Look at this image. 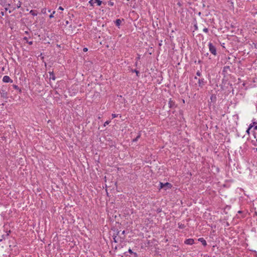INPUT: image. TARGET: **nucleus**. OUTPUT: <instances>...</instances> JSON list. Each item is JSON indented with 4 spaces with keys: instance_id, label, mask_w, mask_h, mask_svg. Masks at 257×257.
Returning <instances> with one entry per match:
<instances>
[{
    "instance_id": "obj_1",
    "label": "nucleus",
    "mask_w": 257,
    "mask_h": 257,
    "mask_svg": "<svg viewBox=\"0 0 257 257\" xmlns=\"http://www.w3.org/2000/svg\"><path fill=\"white\" fill-rule=\"evenodd\" d=\"M208 48L210 52V53L213 54L214 56H216L217 55L216 48L215 46L213 45L211 43H209L208 44Z\"/></svg>"
},
{
    "instance_id": "obj_2",
    "label": "nucleus",
    "mask_w": 257,
    "mask_h": 257,
    "mask_svg": "<svg viewBox=\"0 0 257 257\" xmlns=\"http://www.w3.org/2000/svg\"><path fill=\"white\" fill-rule=\"evenodd\" d=\"M159 187L160 189H163L164 188L165 190H166L167 189H170L172 187V185L168 182H166L165 183H163L162 182H160L159 183Z\"/></svg>"
},
{
    "instance_id": "obj_3",
    "label": "nucleus",
    "mask_w": 257,
    "mask_h": 257,
    "mask_svg": "<svg viewBox=\"0 0 257 257\" xmlns=\"http://www.w3.org/2000/svg\"><path fill=\"white\" fill-rule=\"evenodd\" d=\"M113 241L114 242H117L118 241V239H119V241L120 242H122L124 239H125V236H119V237H117L116 236V235H115V234H114L113 236Z\"/></svg>"
},
{
    "instance_id": "obj_4",
    "label": "nucleus",
    "mask_w": 257,
    "mask_h": 257,
    "mask_svg": "<svg viewBox=\"0 0 257 257\" xmlns=\"http://www.w3.org/2000/svg\"><path fill=\"white\" fill-rule=\"evenodd\" d=\"M89 3L92 6H94L95 4H96L97 6H100L102 4V1L100 0H90Z\"/></svg>"
},
{
    "instance_id": "obj_5",
    "label": "nucleus",
    "mask_w": 257,
    "mask_h": 257,
    "mask_svg": "<svg viewBox=\"0 0 257 257\" xmlns=\"http://www.w3.org/2000/svg\"><path fill=\"white\" fill-rule=\"evenodd\" d=\"M3 81L5 83L13 82V80L10 78L9 76L6 75L3 77Z\"/></svg>"
},
{
    "instance_id": "obj_6",
    "label": "nucleus",
    "mask_w": 257,
    "mask_h": 257,
    "mask_svg": "<svg viewBox=\"0 0 257 257\" xmlns=\"http://www.w3.org/2000/svg\"><path fill=\"white\" fill-rule=\"evenodd\" d=\"M206 82L205 81L204 78L199 79H198V84L199 86L201 88H202L203 86L205 84Z\"/></svg>"
},
{
    "instance_id": "obj_7",
    "label": "nucleus",
    "mask_w": 257,
    "mask_h": 257,
    "mask_svg": "<svg viewBox=\"0 0 257 257\" xmlns=\"http://www.w3.org/2000/svg\"><path fill=\"white\" fill-rule=\"evenodd\" d=\"M184 243L186 244L192 245L194 243V240L192 238H188L185 240Z\"/></svg>"
},
{
    "instance_id": "obj_8",
    "label": "nucleus",
    "mask_w": 257,
    "mask_h": 257,
    "mask_svg": "<svg viewBox=\"0 0 257 257\" xmlns=\"http://www.w3.org/2000/svg\"><path fill=\"white\" fill-rule=\"evenodd\" d=\"M0 94H1L2 97L4 98L8 97V93L4 89H2L0 90Z\"/></svg>"
},
{
    "instance_id": "obj_9",
    "label": "nucleus",
    "mask_w": 257,
    "mask_h": 257,
    "mask_svg": "<svg viewBox=\"0 0 257 257\" xmlns=\"http://www.w3.org/2000/svg\"><path fill=\"white\" fill-rule=\"evenodd\" d=\"M210 102L209 101V103L210 104L211 102H215L216 101V96L215 94H212L210 97Z\"/></svg>"
},
{
    "instance_id": "obj_10",
    "label": "nucleus",
    "mask_w": 257,
    "mask_h": 257,
    "mask_svg": "<svg viewBox=\"0 0 257 257\" xmlns=\"http://www.w3.org/2000/svg\"><path fill=\"white\" fill-rule=\"evenodd\" d=\"M168 104L170 108H173L175 107V103L171 99H170Z\"/></svg>"
},
{
    "instance_id": "obj_11",
    "label": "nucleus",
    "mask_w": 257,
    "mask_h": 257,
    "mask_svg": "<svg viewBox=\"0 0 257 257\" xmlns=\"http://www.w3.org/2000/svg\"><path fill=\"white\" fill-rule=\"evenodd\" d=\"M198 240L199 241H200V242H201L202 244L204 246H206L207 245V242L206 241V240L203 238V237H201V238H199Z\"/></svg>"
},
{
    "instance_id": "obj_12",
    "label": "nucleus",
    "mask_w": 257,
    "mask_h": 257,
    "mask_svg": "<svg viewBox=\"0 0 257 257\" xmlns=\"http://www.w3.org/2000/svg\"><path fill=\"white\" fill-rule=\"evenodd\" d=\"M49 74H50V79H52L53 80H55L56 79V77H55V74L53 71L50 72Z\"/></svg>"
},
{
    "instance_id": "obj_13",
    "label": "nucleus",
    "mask_w": 257,
    "mask_h": 257,
    "mask_svg": "<svg viewBox=\"0 0 257 257\" xmlns=\"http://www.w3.org/2000/svg\"><path fill=\"white\" fill-rule=\"evenodd\" d=\"M121 21L120 19H116L115 21V24L116 26L119 27L121 24Z\"/></svg>"
},
{
    "instance_id": "obj_14",
    "label": "nucleus",
    "mask_w": 257,
    "mask_h": 257,
    "mask_svg": "<svg viewBox=\"0 0 257 257\" xmlns=\"http://www.w3.org/2000/svg\"><path fill=\"white\" fill-rule=\"evenodd\" d=\"M255 122H252V123H251L248 128L246 130V133L248 134V135L249 134V130H250L251 128H252L253 126H254V124L255 123Z\"/></svg>"
},
{
    "instance_id": "obj_15",
    "label": "nucleus",
    "mask_w": 257,
    "mask_h": 257,
    "mask_svg": "<svg viewBox=\"0 0 257 257\" xmlns=\"http://www.w3.org/2000/svg\"><path fill=\"white\" fill-rule=\"evenodd\" d=\"M141 134L140 133H139L138 134V136L136 137V138L133 140V142H137L139 140V139L141 138Z\"/></svg>"
},
{
    "instance_id": "obj_16",
    "label": "nucleus",
    "mask_w": 257,
    "mask_h": 257,
    "mask_svg": "<svg viewBox=\"0 0 257 257\" xmlns=\"http://www.w3.org/2000/svg\"><path fill=\"white\" fill-rule=\"evenodd\" d=\"M30 14L33 16H36L38 15V13L36 10H31L30 12Z\"/></svg>"
},
{
    "instance_id": "obj_17",
    "label": "nucleus",
    "mask_w": 257,
    "mask_h": 257,
    "mask_svg": "<svg viewBox=\"0 0 257 257\" xmlns=\"http://www.w3.org/2000/svg\"><path fill=\"white\" fill-rule=\"evenodd\" d=\"M178 227L180 229H184L186 227L185 224L181 223H178Z\"/></svg>"
},
{
    "instance_id": "obj_18",
    "label": "nucleus",
    "mask_w": 257,
    "mask_h": 257,
    "mask_svg": "<svg viewBox=\"0 0 257 257\" xmlns=\"http://www.w3.org/2000/svg\"><path fill=\"white\" fill-rule=\"evenodd\" d=\"M13 87L14 89H16V90H19V92L20 93H21L22 92V90L21 89L19 88V87H18V85H13Z\"/></svg>"
},
{
    "instance_id": "obj_19",
    "label": "nucleus",
    "mask_w": 257,
    "mask_h": 257,
    "mask_svg": "<svg viewBox=\"0 0 257 257\" xmlns=\"http://www.w3.org/2000/svg\"><path fill=\"white\" fill-rule=\"evenodd\" d=\"M23 39L26 41V43L29 44V45H32L33 44V41H29L28 40V38L26 37H25Z\"/></svg>"
},
{
    "instance_id": "obj_20",
    "label": "nucleus",
    "mask_w": 257,
    "mask_h": 257,
    "mask_svg": "<svg viewBox=\"0 0 257 257\" xmlns=\"http://www.w3.org/2000/svg\"><path fill=\"white\" fill-rule=\"evenodd\" d=\"M0 4L3 6H10V4H7L6 2L5 1H2V2H0Z\"/></svg>"
},
{
    "instance_id": "obj_21",
    "label": "nucleus",
    "mask_w": 257,
    "mask_h": 257,
    "mask_svg": "<svg viewBox=\"0 0 257 257\" xmlns=\"http://www.w3.org/2000/svg\"><path fill=\"white\" fill-rule=\"evenodd\" d=\"M55 14V11H54L51 14V15L49 16V18L52 19L54 17V15Z\"/></svg>"
},
{
    "instance_id": "obj_22",
    "label": "nucleus",
    "mask_w": 257,
    "mask_h": 257,
    "mask_svg": "<svg viewBox=\"0 0 257 257\" xmlns=\"http://www.w3.org/2000/svg\"><path fill=\"white\" fill-rule=\"evenodd\" d=\"M128 252H129L130 253H131V254H135V255H137V253H136V252H134L132 251V250L131 249H130V248L128 249Z\"/></svg>"
},
{
    "instance_id": "obj_23",
    "label": "nucleus",
    "mask_w": 257,
    "mask_h": 257,
    "mask_svg": "<svg viewBox=\"0 0 257 257\" xmlns=\"http://www.w3.org/2000/svg\"><path fill=\"white\" fill-rule=\"evenodd\" d=\"M110 120H107L104 123V126H106L107 125H108L110 123Z\"/></svg>"
},
{
    "instance_id": "obj_24",
    "label": "nucleus",
    "mask_w": 257,
    "mask_h": 257,
    "mask_svg": "<svg viewBox=\"0 0 257 257\" xmlns=\"http://www.w3.org/2000/svg\"><path fill=\"white\" fill-rule=\"evenodd\" d=\"M203 31L206 33H207L208 32V29L207 28H205L203 29Z\"/></svg>"
},
{
    "instance_id": "obj_25",
    "label": "nucleus",
    "mask_w": 257,
    "mask_h": 257,
    "mask_svg": "<svg viewBox=\"0 0 257 257\" xmlns=\"http://www.w3.org/2000/svg\"><path fill=\"white\" fill-rule=\"evenodd\" d=\"M132 71L133 72H135L136 73L137 76H138V74L140 73L139 71L138 70H136V69L133 70Z\"/></svg>"
},
{
    "instance_id": "obj_26",
    "label": "nucleus",
    "mask_w": 257,
    "mask_h": 257,
    "mask_svg": "<svg viewBox=\"0 0 257 257\" xmlns=\"http://www.w3.org/2000/svg\"><path fill=\"white\" fill-rule=\"evenodd\" d=\"M196 75L198 76H200L201 75V72L199 70L197 71L196 72Z\"/></svg>"
},
{
    "instance_id": "obj_27",
    "label": "nucleus",
    "mask_w": 257,
    "mask_h": 257,
    "mask_svg": "<svg viewBox=\"0 0 257 257\" xmlns=\"http://www.w3.org/2000/svg\"><path fill=\"white\" fill-rule=\"evenodd\" d=\"M118 114H114V113H112L111 116H112V118H115L116 117H117Z\"/></svg>"
},
{
    "instance_id": "obj_28",
    "label": "nucleus",
    "mask_w": 257,
    "mask_h": 257,
    "mask_svg": "<svg viewBox=\"0 0 257 257\" xmlns=\"http://www.w3.org/2000/svg\"><path fill=\"white\" fill-rule=\"evenodd\" d=\"M21 2L19 1L17 7V8H20L21 7Z\"/></svg>"
},
{
    "instance_id": "obj_29",
    "label": "nucleus",
    "mask_w": 257,
    "mask_h": 257,
    "mask_svg": "<svg viewBox=\"0 0 257 257\" xmlns=\"http://www.w3.org/2000/svg\"><path fill=\"white\" fill-rule=\"evenodd\" d=\"M255 123L254 124V130H257V122H255Z\"/></svg>"
},
{
    "instance_id": "obj_30",
    "label": "nucleus",
    "mask_w": 257,
    "mask_h": 257,
    "mask_svg": "<svg viewBox=\"0 0 257 257\" xmlns=\"http://www.w3.org/2000/svg\"><path fill=\"white\" fill-rule=\"evenodd\" d=\"M108 5L110 6H113L114 5V3L111 2H109Z\"/></svg>"
},
{
    "instance_id": "obj_31",
    "label": "nucleus",
    "mask_w": 257,
    "mask_h": 257,
    "mask_svg": "<svg viewBox=\"0 0 257 257\" xmlns=\"http://www.w3.org/2000/svg\"><path fill=\"white\" fill-rule=\"evenodd\" d=\"M42 13L44 14H46V9H43L42 10Z\"/></svg>"
},
{
    "instance_id": "obj_32",
    "label": "nucleus",
    "mask_w": 257,
    "mask_h": 257,
    "mask_svg": "<svg viewBox=\"0 0 257 257\" xmlns=\"http://www.w3.org/2000/svg\"><path fill=\"white\" fill-rule=\"evenodd\" d=\"M9 233H7L6 234H4V235H2V237H3V238L4 239H5V236H6V237H7V236L9 235Z\"/></svg>"
},
{
    "instance_id": "obj_33",
    "label": "nucleus",
    "mask_w": 257,
    "mask_h": 257,
    "mask_svg": "<svg viewBox=\"0 0 257 257\" xmlns=\"http://www.w3.org/2000/svg\"><path fill=\"white\" fill-rule=\"evenodd\" d=\"M194 27L195 30H197L198 29V27H197V24H196L194 25Z\"/></svg>"
},
{
    "instance_id": "obj_34",
    "label": "nucleus",
    "mask_w": 257,
    "mask_h": 257,
    "mask_svg": "<svg viewBox=\"0 0 257 257\" xmlns=\"http://www.w3.org/2000/svg\"><path fill=\"white\" fill-rule=\"evenodd\" d=\"M88 51V49L87 48H84L83 49V51L85 52H87Z\"/></svg>"
},
{
    "instance_id": "obj_35",
    "label": "nucleus",
    "mask_w": 257,
    "mask_h": 257,
    "mask_svg": "<svg viewBox=\"0 0 257 257\" xmlns=\"http://www.w3.org/2000/svg\"><path fill=\"white\" fill-rule=\"evenodd\" d=\"M58 10L63 11L64 10V9L62 7H59L58 8Z\"/></svg>"
},
{
    "instance_id": "obj_36",
    "label": "nucleus",
    "mask_w": 257,
    "mask_h": 257,
    "mask_svg": "<svg viewBox=\"0 0 257 257\" xmlns=\"http://www.w3.org/2000/svg\"><path fill=\"white\" fill-rule=\"evenodd\" d=\"M0 15L2 16H4L5 14H4V12H1V13H0Z\"/></svg>"
},
{
    "instance_id": "obj_37",
    "label": "nucleus",
    "mask_w": 257,
    "mask_h": 257,
    "mask_svg": "<svg viewBox=\"0 0 257 257\" xmlns=\"http://www.w3.org/2000/svg\"><path fill=\"white\" fill-rule=\"evenodd\" d=\"M119 232H120L119 231H117L116 234H115V235H116V236H117V235H118V234H119Z\"/></svg>"
},
{
    "instance_id": "obj_38",
    "label": "nucleus",
    "mask_w": 257,
    "mask_h": 257,
    "mask_svg": "<svg viewBox=\"0 0 257 257\" xmlns=\"http://www.w3.org/2000/svg\"><path fill=\"white\" fill-rule=\"evenodd\" d=\"M125 233V230L122 231L121 234L124 235Z\"/></svg>"
},
{
    "instance_id": "obj_39",
    "label": "nucleus",
    "mask_w": 257,
    "mask_h": 257,
    "mask_svg": "<svg viewBox=\"0 0 257 257\" xmlns=\"http://www.w3.org/2000/svg\"><path fill=\"white\" fill-rule=\"evenodd\" d=\"M5 10L6 11H8V7H6L5 8Z\"/></svg>"
},
{
    "instance_id": "obj_40",
    "label": "nucleus",
    "mask_w": 257,
    "mask_h": 257,
    "mask_svg": "<svg viewBox=\"0 0 257 257\" xmlns=\"http://www.w3.org/2000/svg\"><path fill=\"white\" fill-rule=\"evenodd\" d=\"M226 68H229V66H226L224 67V70L226 69Z\"/></svg>"
},
{
    "instance_id": "obj_41",
    "label": "nucleus",
    "mask_w": 257,
    "mask_h": 257,
    "mask_svg": "<svg viewBox=\"0 0 257 257\" xmlns=\"http://www.w3.org/2000/svg\"><path fill=\"white\" fill-rule=\"evenodd\" d=\"M66 24L67 25L69 24V22L68 21H66L65 22Z\"/></svg>"
},
{
    "instance_id": "obj_42",
    "label": "nucleus",
    "mask_w": 257,
    "mask_h": 257,
    "mask_svg": "<svg viewBox=\"0 0 257 257\" xmlns=\"http://www.w3.org/2000/svg\"><path fill=\"white\" fill-rule=\"evenodd\" d=\"M194 79H197V77L196 76H195V77H194Z\"/></svg>"
},
{
    "instance_id": "obj_43",
    "label": "nucleus",
    "mask_w": 257,
    "mask_h": 257,
    "mask_svg": "<svg viewBox=\"0 0 257 257\" xmlns=\"http://www.w3.org/2000/svg\"><path fill=\"white\" fill-rule=\"evenodd\" d=\"M25 33H26V34H28V32L26 31V32H25Z\"/></svg>"
},
{
    "instance_id": "obj_44",
    "label": "nucleus",
    "mask_w": 257,
    "mask_h": 257,
    "mask_svg": "<svg viewBox=\"0 0 257 257\" xmlns=\"http://www.w3.org/2000/svg\"><path fill=\"white\" fill-rule=\"evenodd\" d=\"M48 12L51 13V10H48Z\"/></svg>"
},
{
    "instance_id": "obj_45",
    "label": "nucleus",
    "mask_w": 257,
    "mask_h": 257,
    "mask_svg": "<svg viewBox=\"0 0 257 257\" xmlns=\"http://www.w3.org/2000/svg\"><path fill=\"white\" fill-rule=\"evenodd\" d=\"M3 256H4L3 257H8L7 255L4 256V255H3Z\"/></svg>"
},
{
    "instance_id": "obj_46",
    "label": "nucleus",
    "mask_w": 257,
    "mask_h": 257,
    "mask_svg": "<svg viewBox=\"0 0 257 257\" xmlns=\"http://www.w3.org/2000/svg\"><path fill=\"white\" fill-rule=\"evenodd\" d=\"M2 241V239H0V241Z\"/></svg>"
}]
</instances>
